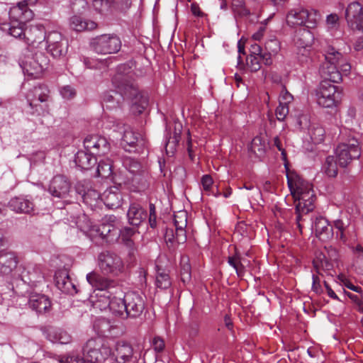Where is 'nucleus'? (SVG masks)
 Returning <instances> with one entry per match:
<instances>
[{"label":"nucleus","mask_w":363,"mask_h":363,"mask_svg":"<svg viewBox=\"0 0 363 363\" xmlns=\"http://www.w3.org/2000/svg\"><path fill=\"white\" fill-rule=\"evenodd\" d=\"M55 341L60 344H67L71 341V336L65 331H60L55 334Z\"/></svg>","instance_id":"bf43d9fd"},{"label":"nucleus","mask_w":363,"mask_h":363,"mask_svg":"<svg viewBox=\"0 0 363 363\" xmlns=\"http://www.w3.org/2000/svg\"><path fill=\"white\" fill-rule=\"evenodd\" d=\"M112 172L111 165L110 163H104L101 161L99 162L97 167V174L99 177H108Z\"/></svg>","instance_id":"3c124183"},{"label":"nucleus","mask_w":363,"mask_h":363,"mask_svg":"<svg viewBox=\"0 0 363 363\" xmlns=\"http://www.w3.org/2000/svg\"><path fill=\"white\" fill-rule=\"evenodd\" d=\"M48 65V56L41 51L33 53L27 48L19 58V65L24 74L34 78H38Z\"/></svg>","instance_id":"39448f33"},{"label":"nucleus","mask_w":363,"mask_h":363,"mask_svg":"<svg viewBox=\"0 0 363 363\" xmlns=\"http://www.w3.org/2000/svg\"><path fill=\"white\" fill-rule=\"evenodd\" d=\"M347 296L355 303L357 309L359 312H363V302L362 301V294H354L350 292H345Z\"/></svg>","instance_id":"5fc2aeb1"},{"label":"nucleus","mask_w":363,"mask_h":363,"mask_svg":"<svg viewBox=\"0 0 363 363\" xmlns=\"http://www.w3.org/2000/svg\"><path fill=\"white\" fill-rule=\"evenodd\" d=\"M67 48V42L66 40H63L48 48L47 50L52 55L53 57L57 58L66 55Z\"/></svg>","instance_id":"ea45409f"},{"label":"nucleus","mask_w":363,"mask_h":363,"mask_svg":"<svg viewBox=\"0 0 363 363\" xmlns=\"http://www.w3.org/2000/svg\"><path fill=\"white\" fill-rule=\"evenodd\" d=\"M232 7L234 12L239 16H247L250 14V11L245 7L244 0H233Z\"/></svg>","instance_id":"de8ad7c7"},{"label":"nucleus","mask_w":363,"mask_h":363,"mask_svg":"<svg viewBox=\"0 0 363 363\" xmlns=\"http://www.w3.org/2000/svg\"><path fill=\"white\" fill-rule=\"evenodd\" d=\"M90 45L98 54H115L121 48V40L116 34H103L93 38Z\"/></svg>","instance_id":"6e6552de"},{"label":"nucleus","mask_w":363,"mask_h":363,"mask_svg":"<svg viewBox=\"0 0 363 363\" xmlns=\"http://www.w3.org/2000/svg\"><path fill=\"white\" fill-rule=\"evenodd\" d=\"M127 318H137L145 309V301L143 297L135 292H128L125 294Z\"/></svg>","instance_id":"f3484780"},{"label":"nucleus","mask_w":363,"mask_h":363,"mask_svg":"<svg viewBox=\"0 0 363 363\" xmlns=\"http://www.w3.org/2000/svg\"><path fill=\"white\" fill-rule=\"evenodd\" d=\"M65 363H85V359L79 354H72L66 359Z\"/></svg>","instance_id":"774afa93"},{"label":"nucleus","mask_w":363,"mask_h":363,"mask_svg":"<svg viewBox=\"0 0 363 363\" xmlns=\"http://www.w3.org/2000/svg\"><path fill=\"white\" fill-rule=\"evenodd\" d=\"M186 228L175 227L176 242L184 243L186 240Z\"/></svg>","instance_id":"13d9d810"},{"label":"nucleus","mask_w":363,"mask_h":363,"mask_svg":"<svg viewBox=\"0 0 363 363\" xmlns=\"http://www.w3.org/2000/svg\"><path fill=\"white\" fill-rule=\"evenodd\" d=\"M267 143L260 136H256L251 142L250 150L257 157H262L267 150Z\"/></svg>","instance_id":"72a5a7b5"},{"label":"nucleus","mask_w":363,"mask_h":363,"mask_svg":"<svg viewBox=\"0 0 363 363\" xmlns=\"http://www.w3.org/2000/svg\"><path fill=\"white\" fill-rule=\"evenodd\" d=\"M262 56L250 55L247 57V65L252 72H257L261 68Z\"/></svg>","instance_id":"09e8293b"},{"label":"nucleus","mask_w":363,"mask_h":363,"mask_svg":"<svg viewBox=\"0 0 363 363\" xmlns=\"http://www.w3.org/2000/svg\"><path fill=\"white\" fill-rule=\"evenodd\" d=\"M332 262L323 252H318L313 261V264L316 272L319 274H322V272H326L333 269Z\"/></svg>","instance_id":"c756f323"},{"label":"nucleus","mask_w":363,"mask_h":363,"mask_svg":"<svg viewBox=\"0 0 363 363\" xmlns=\"http://www.w3.org/2000/svg\"><path fill=\"white\" fill-rule=\"evenodd\" d=\"M50 89L45 84H40L29 89L26 94V99L29 106L33 110V113L40 114L43 111V106L38 102L45 103L50 99Z\"/></svg>","instance_id":"9b49d317"},{"label":"nucleus","mask_w":363,"mask_h":363,"mask_svg":"<svg viewBox=\"0 0 363 363\" xmlns=\"http://www.w3.org/2000/svg\"><path fill=\"white\" fill-rule=\"evenodd\" d=\"M8 207L16 213L35 214V206L28 196H16L10 199Z\"/></svg>","instance_id":"6ab92c4d"},{"label":"nucleus","mask_w":363,"mask_h":363,"mask_svg":"<svg viewBox=\"0 0 363 363\" xmlns=\"http://www.w3.org/2000/svg\"><path fill=\"white\" fill-rule=\"evenodd\" d=\"M24 38L26 43L34 45L35 43H40L45 39V28L41 24H37L30 26L29 29H26Z\"/></svg>","instance_id":"393cba45"},{"label":"nucleus","mask_w":363,"mask_h":363,"mask_svg":"<svg viewBox=\"0 0 363 363\" xmlns=\"http://www.w3.org/2000/svg\"><path fill=\"white\" fill-rule=\"evenodd\" d=\"M74 162L82 169L88 170L96 164L97 160L90 152L79 150L75 155Z\"/></svg>","instance_id":"bb28decb"},{"label":"nucleus","mask_w":363,"mask_h":363,"mask_svg":"<svg viewBox=\"0 0 363 363\" xmlns=\"http://www.w3.org/2000/svg\"><path fill=\"white\" fill-rule=\"evenodd\" d=\"M156 273L155 285L157 288L167 289L172 285V280L166 269H160L158 267Z\"/></svg>","instance_id":"2f4dec72"},{"label":"nucleus","mask_w":363,"mask_h":363,"mask_svg":"<svg viewBox=\"0 0 363 363\" xmlns=\"http://www.w3.org/2000/svg\"><path fill=\"white\" fill-rule=\"evenodd\" d=\"M350 223L348 219L343 220L341 218L334 221V226L338 230V232L336 233L337 238H339L343 242H346L347 239L346 233L350 226Z\"/></svg>","instance_id":"e433bc0d"},{"label":"nucleus","mask_w":363,"mask_h":363,"mask_svg":"<svg viewBox=\"0 0 363 363\" xmlns=\"http://www.w3.org/2000/svg\"><path fill=\"white\" fill-rule=\"evenodd\" d=\"M60 94L64 99H71L76 95V90L69 85L65 86L60 89Z\"/></svg>","instance_id":"4d7b16f0"},{"label":"nucleus","mask_w":363,"mask_h":363,"mask_svg":"<svg viewBox=\"0 0 363 363\" xmlns=\"http://www.w3.org/2000/svg\"><path fill=\"white\" fill-rule=\"evenodd\" d=\"M345 19L352 29L363 31V6L357 1L350 3L345 10Z\"/></svg>","instance_id":"dca6fc26"},{"label":"nucleus","mask_w":363,"mask_h":363,"mask_svg":"<svg viewBox=\"0 0 363 363\" xmlns=\"http://www.w3.org/2000/svg\"><path fill=\"white\" fill-rule=\"evenodd\" d=\"M30 308L38 313H45L50 311L51 301L43 294L32 295L28 301Z\"/></svg>","instance_id":"5701e85b"},{"label":"nucleus","mask_w":363,"mask_h":363,"mask_svg":"<svg viewBox=\"0 0 363 363\" xmlns=\"http://www.w3.org/2000/svg\"><path fill=\"white\" fill-rule=\"evenodd\" d=\"M70 28L77 32L93 30L97 28V23L91 20H84L82 17L74 16L69 20Z\"/></svg>","instance_id":"c85d7f7f"},{"label":"nucleus","mask_w":363,"mask_h":363,"mask_svg":"<svg viewBox=\"0 0 363 363\" xmlns=\"http://www.w3.org/2000/svg\"><path fill=\"white\" fill-rule=\"evenodd\" d=\"M123 167L133 175L139 173L141 165L138 161L131 157H126L123 161Z\"/></svg>","instance_id":"a18cd8bd"},{"label":"nucleus","mask_w":363,"mask_h":363,"mask_svg":"<svg viewBox=\"0 0 363 363\" xmlns=\"http://www.w3.org/2000/svg\"><path fill=\"white\" fill-rule=\"evenodd\" d=\"M293 96L286 89H284L281 91V94L280 95L279 103L288 105L293 101Z\"/></svg>","instance_id":"e2e57ef3"},{"label":"nucleus","mask_w":363,"mask_h":363,"mask_svg":"<svg viewBox=\"0 0 363 363\" xmlns=\"http://www.w3.org/2000/svg\"><path fill=\"white\" fill-rule=\"evenodd\" d=\"M126 306L125 296L123 298L114 296L108 302V307L112 314L122 319L127 318Z\"/></svg>","instance_id":"cd10ccee"},{"label":"nucleus","mask_w":363,"mask_h":363,"mask_svg":"<svg viewBox=\"0 0 363 363\" xmlns=\"http://www.w3.org/2000/svg\"><path fill=\"white\" fill-rule=\"evenodd\" d=\"M308 134L314 143H319L324 139L325 130L318 124H311L308 128Z\"/></svg>","instance_id":"58836bf2"},{"label":"nucleus","mask_w":363,"mask_h":363,"mask_svg":"<svg viewBox=\"0 0 363 363\" xmlns=\"http://www.w3.org/2000/svg\"><path fill=\"white\" fill-rule=\"evenodd\" d=\"M359 133L350 130L340 131L341 142L336 148V157L340 167H346L352 160L361 155Z\"/></svg>","instance_id":"7ed1b4c3"},{"label":"nucleus","mask_w":363,"mask_h":363,"mask_svg":"<svg viewBox=\"0 0 363 363\" xmlns=\"http://www.w3.org/2000/svg\"><path fill=\"white\" fill-rule=\"evenodd\" d=\"M326 23L329 28H335L339 24V16L336 13H331L327 16Z\"/></svg>","instance_id":"052dcab7"},{"label":"nucleus","mask_w":363,"mask_h":363,"mask_svg":"<svg viewBox=\"0 0 363 363\" xmlns=\"http://www.w3.org/2000/svg\"><path fill=\"white\" fill-rule=\"evenodd\" d=\"M289 113V106L288 105L283 104L281 103H279L278 107L276 109V116L277 118L280 121H283L286 116Z\"/></svg>","instance_id":"6e6d98bb"},{"label":"nucleus","mask_w":363,"mask_h":363,"mask_svg":"<svg viewBox=\"0 0 363 363\" xmlns=\"http://www.w3.org/2000/svg\"><path fill=\"white\" fill-rule=\"evenodd\" d=\"M24 25L25 23L16 24L15 23V22H11L10 25L3 24L2 29L6 30V28H5V26H7L9 29V33L11 35L15 38H21L22 36L24 37V34L26 33V30L23 29Z\"/></svg>","instance_id":"79ce46f5"},{"label":"nucleus","mask_w":363,"mask_h":363,"mask_svg":"<svg viewBox=\"0 0 363 363\" xmlns=\"http://www.w3.org/2000/svg\"><path fill=\"white\" fill-rule=\"evenodd\" d=\"M128 125H125L120 121L117 120H109L107 122L106 127L113 129L115 132L123 133L124 130L127 128Z\"/></svg>","instance_id":"603ef678"},{"label":"nucleus","mask_w":363,"mask_h":363,"mask_svg":"<svg viewBox=\"0 0 363 363\" xmlns=\"http://www.w3.org/2000/svg\"><path fill=\"white\" fill-rule=\"evenodd\" d=\"M265 48L268 50V52L276 54L280 49V43L276 38L271 39L265 43Z\"/></svg>","instance_id":"864d4df0"},{"label":"nucleus","mask_w":363,"mask_h":363,"mask_svg":"<svg viewBox=\"0 0 363 363\" xmlns=\"http://www.w3.org/2000/svg\"><path fill=\"white\" fill-rule=\"evenodd\" d=\"M113 363H138L139 358L135 355L133 346L126 342L118 341L113 352Z\"/></svg>","instance_id":"4468645a"},{"label":"nucleus","mask_w":363,"mask_h":363,"mask_svg":"<svg viewBox=\"0 0 363 363\" xmlns=\"http://www.w3.org/2000/svg\"><path fill=\"white\" fill-rule=\"evenodd\" d=\"M55 281L57 289L65 294H74L77 292L75 285L65 270H60L55 273Z\"/></svg>","instance_id":"aec40b11"},{"label":"nucleus","mask_w":363,"mask_h":363,"mask_svg":"<svg viewBox=\"0 0 363 363\" xmlns=\"http://www.w3.org/2000/svg\"><path fill=\"white\" fill-rule=\"evenodd\" d=\"M340 95L337 86L327 80H323L316 92L317 102L324 108H333L340 100Z\"/></svg>","instance_id":"1a4fd4ad"},{"label":"nucleus","mask_w":363,"mask_h":363,"mask_svg":"<svg viewBox=\"0 0 363 363\" xmlns=\"http://www.w3.org/2000/svg\"><path fill=\"white\" fill-rule=\"evenodd\" d=\"M325 250L327 252L328 257L332 261H336L338 259V253L337 250L331 245L325 246Z\"/></svg>","instance_id":"69168bd1"},{"label":"nucleus","mask_w":363,"mask_h":363,"mask_svg":"<svg viewBox=\"0 0 363 363\" xmlns=\"http://www.w3.org/2000/svg\"><path fill=\"white\" fill-rule=\"evenodd\" d=\"M94 238L100 237L102 239L108 238L111 233L116 231L115 226L111 223L103 222L100 225H95Z\"/></svg>","instance_id":"c9c22d12"},{"label":"nucleus","mask_w":363,"mask_h":363,"mask_svg":"<svg viewBox=\"0 0 363 363\" xmlns=\"http://www.w3.org/2000/svg\"><path fill=\"white\" fill-rule=\"evenodd\" d=\"M312 228L316 237L322 240H327L333 235L332 226L329 225L328 220L322 216L315 218Z\"/></svg>","instance_id":"412c9836"},{"label":"nucleus","mask_w":363,"mask_h":363,"mask_svg":"<svg viewBox=\"0 0 363 363\" xmlns=\"http://www.w3.org/2000/svg\"><path fill=\"white\" fill-rule=\"evenodd\" d=\"M287 184L290 191L295 200L296 204V223L301 233H302V216L308 213L313 209L315 194L312 185L294 173L288 174Z\"/></svg>","instance_id":"f257e3e1"},{"label":"nucleus","mask_w":363,"mask_h":363,"mask_svg":"<svg viewBox=\"0 0 363 363\" xmlns=\"http://www.w3.org/2000/svg\"><path fill=\"white\" fill-rule=\"evenodd\" d=\"M71 189V183L63 175L55 176L50 182L48 191L55 197L65 199Z\"/></svg>","instance_id":"a211bd4d"},{"label":"nucleus","mask_w":363,"mask_h":363,"mask_svg":"<svg viewBox=\"0 0 363 363\" xmlns=\"http://www.w3.org/2000/svg\"><path fill=\"white\" fill-rule=\"evenodd\" d=\"M101 199L108 208L113 209L121 206L122 196L117 187L112 186L103 193Z\"/></svg>","instance_id":"b1692460"},{"label":"nucleus","mask_w":363,"mask_h":363,"mask_svg":"<svg viewBox=\"0 0 363 363\" xmlns=\"http://www.w3.org/2000/svg\"><path fill=\"white\" fill-rule=\"evenodd\" d=\"M152 347L157 352H161L164 348V342L159 337H156L152 340Z\"/></svg>","instance_id":"0e129e2a"},{"label":"nucleus","mask_w":363,"mask_h":363,"mask_svg":"<svg viewBox=\"0 0 363 363\" xmlns=\"http://www.w3.org/2000/svg\"><path fill=\"white\" fill-rule=\"evenodd\" d=\"M135 233L134 228L125 227L120 230L119 236L122 242L128 247H132L133 245V241L132 237Z\"/></svg>","instance_id":"c03bdc74"},{"label":"nucleus","mask_w":363,"mask_h":363,"mask_svg":"<svg viewBox=\"0 0 363 363\" xmlns=\"http://www.w3.org/2000/svg\"><path fill=\"white\" fill-rule=\"evenodd\" d=\"M77 227L87 236L94 238L95 225H93L90 219L85 214H82L77 218Z\"/></svg>","instance_id":"7c9ffc66"},{"label":"nucleus","mask_w":363,"mask_h":363,"mask_svg":"<svg viewBox=\"0 0 363 363\" xmlns=\"http://www.w3.org/2000/svg\"><path fill=\"white\" fill-rule=\"evenodd\" d=\"M201 184L205 191L208 192L213 184V179L208 174H205L201 178Z\"/></svg>","instance_id":"680f3d73"},{"label":"nucleus","mask_w":363,"mask_h":363,"mask_svg":"<svg viewBox=\"0 0 363 363\" xmlns=\"http://www.w3.org/2000/svg\"><path fill=\"white\" fill-rule=\"evenodd\" d=\"M320 20V14L315 10L308 11L298 4L287 13L286 22L291 26L305 25L308 28H313Z\"/></svg>","instance_id":"0eeeda50"},{"label":"nucleus","mask_w":363,"mask_h":363,"mask_svg":"<svg viewBox=\"0 0 363 363\" xmlns=\"http://www.w3.org/2000/svg\"><path fill=\"white\" fill-rule=\"evenodd\" d=\"M139 135L133 131L130 126L124 130L122 140L124 143L130 147H135L138 143H141V145H144L143 140L139 138Z\"/></svg>","instance_id":"473e14b6"},{"label":"nucleus","mask_w":363,"mask_h":363,"mask_svg":"<svg viewBox=\"0 0 363 363\" xmlns=\"http://www.w3.org/2000/svg\"><path fill=\"white\" fill-rule=\"evenodd\" d=\"M113 84L121 96L131 101V111L140 114L148 105L147 93L140 91L128 76L117 73L113 78Z\"/></svg>","instance_id":"f03ea898"},{"label":"nucleus","mask_w":363,"mask_h":363,"mask_svg":"<svg viewBox=\"0 0 363 363\" xmlns=\"http://www.w3.org/2000/svg\"><path fill=\"white\" fill-rule=\"evenodd\" d=\"M116 93L114 91L105 92L102 96V103L107 108L113 109L120 106V99H116Z\"/></svg>","instance_id":"a19ab883"},{"label":"nucleus","mask_w":363,"mask_h":363,"mask_svg":"<svg viewBox=\"0 0 363 363\" xmlns=\"http://www.w3.org/2000/svg\"><path fill=\"white\" fill-rule=\"evenodd\" d=\"M19 259L16 252L9 250L0 254V277H14Z\"/></svg>","instance_id":"ddd939ff"},{"label":"nucleus","mask_w":363,"mask_h":363,"mask_svg":"<svg viewBox=\"0 0 363 363\" xmlns=\"http://www.w3.org/2000/svg\"><path fill=\"white\" fill-rule=\"evenodd\" d=\"M228 264L235 270L238 277H242L245 273V267L242 264V259L238 254L228 257Z\"/></svg>","instance_id":"37998d69"},{"label":"nucleus","mask_w":363,"mask_h":363,"mask_svg":"<svg viewBox=\"0 0 363 363\" xmlns=\"http://www.w3.org/2000/svg\"><path fill=\"white\" fill-rule=\"evenodd\" d=\"M86 278L89 284L97 290H108L115 286L113 280L104 277L96 272L88 273Z\"/></svg>","instance_id":"4be33fe9"},{"label":"nucleus","mask_w":363,"mask_h":363,"mask_svg":"<svg viewBox=\"0 0 363 363\" xmlns=\"http://www.w3.org/2000/svg\"><path fill=\"white\" fill-rule=\"evenodd\" d=\"M181 280L185 284L189 283L191 279V267L189 264V259L186 256H182L180 262Z\"/></svg>","instance_id":"f704fd0d"},{"label":"nucleus","mask_w":363,"mask_h":363,"mask_svg":"<svg viewBox=\"0 0 363 363\" xmlns=\"http://www.w3.org/2000/svg\"><path fill=\"white\" fill-rule=\"evenodd\" d=\"M127 216L130 224L138 226L145 220L147 213L140 204L132 203L129 206Z\"/></svg>","instance_id":"a878e982"},{"label":"nucleus","mask_w":363,"mask_h":363,"mask_svg":"<svg viewBox=\"0 0 363 363\" xmlns=\"http://www.w3.org/2000/svg\"><path fill=\"white\" fill-rule=\"evenodd\" d=\"M191 11L195 17L203 18L206 16V14L202 11L199 4L196 3H192L191 4Z\"/></svg>","instance_id":"338daca9"},{"label":"nucleus","mask_w":363,"mask_h":363,"mask_svg":"<svg viewBox=\"0 0 363 363\" xmlns=\"http://www.w3.org/2000/svg\"><path fill=\"white\" fill-rule=\"evenodd\" d=\"M83 354L90 363H113L111 348L100 337L87 340L83 347Z\"/></svg>","instance_id":"423d86ee"},{"label":"nucleus","mask_w":363,"mask_h":363,"mask_svg":"<svg viewBox=\"0 0 363 363\" xmlns=\"http://www.w3.org/2000/svg\"><path fill=\"white\" fill-rule=\"evenodd\" d=\"M85 149L93 155L103 156L108 153L110 144L107 139L99 135H91L84 140Z\"/></svg>","instance_id":"2eb2a0df"},{"label":"nucleus","mask_w":363,"mask_h":363,"mask_svg":"<svg viewBox=\"0 0 363 363\" xmlns=\"http://www.w3.org/2000/svg\"><path fill=\"white\" fill-rule=\"evenodd\" d=\"M323 172L329 177H335L337 174V162L333 156H328L322 167Z\"/></svg>","instance_id":"4c0bfd02"},{"label":"nucleus","mask_w":363,"mask_h":363,"mask_svg":"<svg viewBox=\"0 0 363 363\" xmlns=\"http://www.w3.org/2000/svg\"><path fill=\"white\" fill-rule=\"evenodd\" d=\"M99 265L105 274L117 275L123 268V263L120 257L113 252H103L99 255Z\"/></svg>","instance_id":"f8f14e48"},{"label":"nucleus","mask_w":363,"mask_h":363,"mask_svg":"<svg viewBox=\"0 0 363 363\" xmlns=\"http://www.w3.org/2000/svg\"><path fill=\"white\" fill-rule=\"evenodd\" d=\"M325 61L321 64L319 69L320 74L323 80L330 83H338L342 80V74L338 68V65L344 61V57L341 52L335 48L328 45L323 54Z\"/></svg>","instance_id":"20e7f679"},{"label":"nucleus","mask_w":363,"mask_h":363,"mask_svg":"<svg viewBox=\"0 0 363 363\" xmlns=\"http://www.w3.org/2000/svg\"><path fill=\"white\" fill-rule=\"evenodd\" d=\"M94 9L103 15L125 13L132 4L131 0H91Z\"/></svg>","instance_id":"9d476101"},{"label":"nucleus","mask_w":363,"mask_h":363,"mask_svg":"<svg viewBox=\"0 0 363 363\" xmlns=\"http://www.w3.org/2000/svg\"><path fill=\"white\" fill-rule=\"evenodd\" d=\"M187 225V213L182 211L174 216V227L186 228Z\"/></svg>","instance_id":"8fccbe9b"},{"label":"nucleus","mask_w":363,"mask_h":363,"mask_svg":"<svg viewBox=\"0 0 363 363\" xmlns=\"http://www.w3.org/2000/svg\"><path fill=\"white\" fill-rule=\"evenodd\" d=\"M45 40L46 41L48 49L53 45L58 43L61 41H63L64 40L60 33H59L58 31L53 30L48 32V33L45 32Z\"/></svg>","instance_id":"49530a36"}]
</instances>
